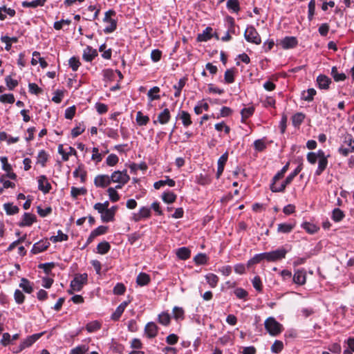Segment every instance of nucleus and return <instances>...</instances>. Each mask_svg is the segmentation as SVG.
<instances>
[{"mask_svg":"<svg viewBox=\"0 0 354 354\" xmlns=\"http://www.w3.org/2000/svg\"><path fill=\"white\" fill-rule=\"evenodd\" d=\"M43 335V333L33 334L27 337L24 340H23L17 351H15L16 353H18L23 351L24 349L31 346L36 341H37Z\"/></svg>","mask_w":354,"mask_h":354,"instance_id":"nucleus-7","label":"nucleus"},{"mask_svg":"<svg viewBox=\"0 0 354 354\" xmlns=\"http://www.w3.org/2000/svg\"><path fill=\"white\" fill-rule=\"evenodd\" d=\"M159 92L160 88L158 86H154L149 89V91L147 93V96L150 101L160 99V96L158 95Z\"/></svg>","mask_w":354,"mask_h":354,"instance_id":"nucleus-37","label":"nucleus"},{"mask_svg":"<svg viewBox=\"0 0 354 354\" xmlns=\"http://www.w3.org/2000/svg\"><path fill=\"white\" fill-rule=\"evenodd\" d=\"M254 147L258 151H263L266 148V145L262 139H259L254 142Z\"/></svg>","mask_w":354,"mask_h":354,"instance_id":"nucleus-62","label":"nucleus"},{"mask_svg":"<svg viewBox=\"0 0 354 354\" xmlns=\"http://www.w3.org/2000/svg\"><path fill=\"white\" fill-rule=\"evenodd\" d=\"M301 227L308 233L310 234L316 233L319 230V227H317L316 225L309 222H304V223H302Z\"/></svg>","mask_w":354,"mask_h":354,"instance_id":"nucleus-28","label":"nucleus"},{"mask_svg":"<svg viewBox=\"0 0 354 354\" xmlns=\"http://www.w3.org/2000/svg\"><path fill=\"white\" fill-rule=\"evenodd\" d=\"M162 199L165 203H172L176 199V195L170 191L165 192L162 195Z\"/></svg>","mask_w":354,"mask_h":354,"instance_id":"nucleus-30","label":"nucleus"},{"mask_svg":"<svg viewBox=\"0 0 354 354\" xmlns=\"http://www.w3.org/2000/svg\"><path fill=\"white\" fill-rule=\"evenodd\" d=\"M100 327H101V324L98 322L94 321V322L88 323L86 324V328L88 332L93 333V332H95V331H97V330H99L100 328Z\"/></svg>","mask_w":354,"mask_h":354,"instance_id":"nucleus-46","label":"nucleus"},{"mask_svg":"<svg viewBox=\"0 0 354 354\" xmlns=\"http://www.w3.org/2000/svg\"><path fill=\"white\" fill-rule=\"evenodd\" d=\"M305 119V115L302 113H297L292 117V125L294 127L299 126Z\"/></svg>","mask_w":354,"mask_h":354,"instance_id":"nucleus-39","label":"nucleus"},{"mask_svg":"<svg viewBox=\"0 0 354 354\" xmlns=\"http://www.w3.org/2000/svg\"><path fill=\"white\" fill-rule=\"evenodd\" d=\"M207 283L212 287L215 288L218 282V277L213 273H209L205 275Z\"/></svg>","mask_w":354,"mask_h":354,"instance_id":"nucleus-34","label":"nucleus"},{"mask_svg":"<svg viewBox=\"0 0 354 354\" xmlns=\"http://www.w3.org/2000/svg\"><path fill=\"white\" fill-rule=\"evenodd\" d=\"M264 325L266 329L272 336H276L281 332L282 326L273 317L266 319Z\"/></svg>","mask_w":354,"mask_h":354,"instance_id":"nucleus-1","label":"nucleus"},{"mask_svg":"<svg viewBox=\"0 0 354 354\" xmlns=\"http://www.w3.org/2000/svg\"><path fill=\"white\" fill-rule=\"evenodd\" d=\"M150 282V277L145 272H140L136 278V283L140 286L147 285Z\"/></svg>","mask_w":354,"mask_h":354,"instance_id":"nucleus-25","label":"nucleus"},{"mask_svg":"<svg viewBox=\"0 0 354 354\" xmlns=\"http://www.w3.org/2000/svg\"><path fill=\"white\" fill-rule=\"evenodd\" d=\"M295 226V223H279L277 227V232L279 233L288 234L292 231Z\"/></svg>","mask_w":354,"mask_h":354,"instance_id":"nucleus-22","label":"nucleus"},{"mask_svg":"<svg viewBox=\"0 0 354 354\" xmlns=\"http://www.w3.org/2000/svg\"><path fill=\"white\" fill-rule=\"evenodd\" d=\"M170 315L168 313L162 312L158 315V322L163 325V326H167L170 323Z\"/></svg>","mask_w":354,"mask_h":354,"instance_id":"nucleus-41","label":"nucleus"},{"mask_svg":"<svg viewBox=\"0 0 354 354\" xmlns=\"http://www.w3.org/2000/svg\"><path fill=\"white\" fill-rule=\"evenodd\" d=\"M158 331V326L153 322L147 323L145 327V333L148 338L155 337Z\"/></svg>","mask_w":354,"mask_h":354,"instance_id":"nucleus-11","label":"nucleus"},{"mask_svg":"<svg viewBox=\"0 0 354 354\" xmlns=\"http://www.w3.org/2000/svg\"><path fill=\"white\" fill-rule=\"evenodd\" d=\"M331 75L335 82L344 81L346 78V75L344 73H339L336 66H333L331 69Z\"/></svg>","mask_w":354,"mask_h":354,"instance_id":"nucleus-31","label":"nucleus"},{"mask_svg":"<svg viewBox=\"0 0 354 354\" xmlns=\"http://www.w3.org/2000/svg\"><path fill=\"white\" fill-rule=\"evenodd\" d=\"M165 178H166L165 180H160L155 182L153 184V187L156 189H159L160 188H161L162 187H163L165 185H168L169 187L175 186L176 182L173 179L169 178V176H165Z\"/></svg>","mask_w":354,"mask_h":354,"instance_id":"nucleus-20","label":"nucleus"},{"mask_svg":"<svg viewBox=\"0 0 354 354\" xmlns=\"http://www.w3.org/2000/svg\"><path fill=\"white\" fill-rule=\"evenodd\" d=\"M111 248L110 244L106 241L98 243L97 246V252L101 254H106Z\"/></svg>","mask_w":354,"mask_h":354,"instance_id":"nucleus-40","label":"nucleus"},{"mask_svg":"<svg viewBox=\"0 0 354 354\" xmlns=\"http://www.w3.org/2000/svg\"><path fill=\"white\" fill-rule=\"evenodd\" d=\"M50 245V243L46 241H40L36 243H35L31 250V252L32 254H38L44 250H46L48 246Z\"/></svg>","mask_w":354,"mask_h":354,"instance_id":"nucleus-16","label":"nucleus"},{"mask_svg":"<svg viewBox=\"0 0 354 354\" xmlns=\"http://www.w3.org/2000/svg\"><path fill=\"white\" fill-rule=\"evenodd\" d=\"M186 83V79L185 78H181L178 81L177 84H175L174 86V88L176 90L174 93V97H178L180 95L181 90L185 86Z\"/></svg>","mask_w":354,"mask_h":354,"instance_id":"nucleus-38","label":"nucleus"},{"mask_svg":"<svg viewBox=\"0 0 354 354\" xmlns=\"http://www.w3.org/2000/svg\"><path fill=\"white\" fill-rule=\"evenodd\" d=\"M4 210L8 215H13L19 212V209L17 206L13 205L12 203H5L3 205Z\"/></svg>","mask_w":354,"mask_h":354,"instance_id":"nucleus-35","label":"nucleus"},{"mask_svg":"<svg viewBox=\"0 0 354 354\" xmlns=\"http://www.w3.org/2000/svg\"><path fill=\"white\" fill-rule=\"evenodd\" d=\"M283 348V342L279 340H275L271 346V351L273 353H278L282 351Z\"/></svg>","mask_w":354,"mask_h":354,"instance_id":"nucleus-55","label":"nucleus"},{"mask_svg":"<svg viewBox=\"0 0 354 354\" xmlns=\"http://www.w3.org/2000/svg\"><path fill=\"white\" fill-rule=\"evenodd\" d=\"M88 350L86 345H80L71 351V354H84Z\"/></svg>","mask_w":354,"mask_h":354,"instance_id":"nucleus-57","label":"nucleus"},{"mask_svg":"<svg viewBox=\"0 0 354 354\" xmlns=\"http://www.w3.org/2000/svg\"><path fill=\"white\" fill-rule=\"evenodd\" d=\"M117 209L116 206H113L110 209H107L104 211L102 215H101V219L103 222L112 221L114 218L115 212Z\"/></svg>","mask_w":354,"mask_h":354,"instance_id":"nucleus-19","label":"nucleus"},{"mask_svg":"<svg viewBox=\"0 0 354 354\" xmlns=\"http://www.w3.org/2000/svg\"><path fill=\"white\" fill-rule=\"evenodd\" d=\"M179 118L182 120L183 126L185 127H189L192 123L190 114L185 111H181L180 112Z\"/></svg>","mask_w":354,"mask_h":354,"instance_id":"nucleus-26","label":"nucleus"},{"mask_svg":"<svg viewBox=\"0 0 354 354\" xmlns=\"http://www.w3.org/2000/svg\"><path fill=\"white\" fill-rule=\"evenodd\" d=\"M253 287L256 289L258 292L262 291V283L261 279L259 276H255L254 279L252 281Z\"/></svg>","mask_w":354,"mask_h":354,"instance_id":"nucleus-61","label":"nucleus"},{"mask_svg":"<svg viewBox=\"0 0 354 354\" xmlns=\"http://www.w3.org/2000/svg\"><path fill=\"white\" fill-rule=\"evenodd\" d=\"M14 297L16 303L18 304H23L25 300V295L20 290L18 289L15 291Z\"/></svg>","mask_w":354,"mask_h":354,"instance_id":"nucleus-54","label":"nucleus"},{"mask_svg":"<svg viewBox=\"0 0 354 354\" xmlns=\"http://www.w3.org/2000/svg\"><path fill=\"white\" fill-rule=\"evenodd\" d=\"M298 41L295 37H286L280 41V44L283 49L293 48L297 46Z\"/></svg>","mask_w":354,"mask_h":354,"instance_id":"nucleus-12","label":"nucleus"},{"mask_svg":"<svg viewBox=\"0 0 354 354\" xmlns=\"http://www.w3.org/2000/svg\"><path fill=\"white\" fill-rule=\"evenodd\" d=\"M316 93L315 89L313 88H308L307 91H304L302 93L301 99L307 102H311L313 100V97Z\"/></svg>","mask_w":354,"mask_h":354,"instance_id":"nucleus-29","label":"nucleus"},{"mask_svg":"<svg viewBox=\"0 0 354 354\" xmlns=\"http://www.w3.org/2000/svg\"><path fill=\"white\" fill-rule=\"evenodd\" d=\"M194 260L197 265H204L207 261V257L205 254L199 253L194 257Z\"/></svg>","mask_w":354,"mask_h":354,"instance_id":"nucleus-50","label":"nucleus"},{"mask_svg":"<svg viewBox=\"0 0 354 354\" xmlns=\"http://www.w3.org/2000/svg\"><path fill=\"white\" fill-rule=\"evenodd\" d=\"M109 198L112 202H117L120 199V196L117 191L113 187H109L107 189Z\"/></svg>","mask_w":354,"mask_h":354,"instance_id":"nucleus-51","label":"nucleus"},{"mask_svg":"<svg viewBox=\"0 0 354 354\" xmlns=\"http://www.w3.org/2000/svg\"><path fill=\"white\" fill-rule=\"evenodd\" d=\"M68 64L73 71H77L81 63L77 57H72L68 61Z\"/></svg>","mask_w":354,"mask_h":354,"instance_id":"nucleus-48","label":"nucleus"},{"mask_svg":"<svg viewBox=\"0 0 354 354\" xmlns=\"http://www.w3.org/2000/svg\"><path fill=\"white\" fill-rule=\"evenodd\" d=\"M171 118L170 112L168 109H165L161 113H160L158 115V120H154L153 123L156 124L157 122H160L161 124H167Z\"/></svg>","mask_w":354,"mask_h":354,"instance_id":"nucleus-18","label":"nucleus"},{"mask_svg":"<svg viewBox=\"0 0 354 354\" xmlns=\"http://www.w3.org/2000/svg\"><path fill=\"white\" fill-rule=\"evenodd\" d=\"M288 250L283 247L279 248L275 250L267 252L268 261L274 262L286 257Z\"/></svg>","mask_w":354,"mask_h":354,"instance_id":"nucleus-6","label":"nucleus"},{"mask_svg":"<svg viewBox=\"0 0 354 354\" xmlns=\"http://www.w3.org/2000/svg\"><path fill=\"white\" fill-rule=\"evenodd\" d=\"M68 239V236L66 234H64L62 230L57 231V236H53L50 237V241L53 243L61 242L63 241H67Z\"/></svg>","mask_w":354,"mask_h":354,"instance_id":"nucleus-43","label":"nucleus"},{"mask_svg":"<svg viewBox=\"0 0 354 354\" xmlns=\"http://www.w3.org/2000/svg\"><path fill=\"white\" fill-rule=\"evenodd\" d=\"M173 314L176 320L184 319V310L182 308L175 306L173 308Z\"/></svg>","mask_w":354,"mask_h":354,"instance_id":"nucleus-49","label":"nucleus"},{"mask_svg":"<svg viewBox=\"0 0 354 354\" xmlns=\"http://www.w3.org/2000/svg\"><path fill=\"white\" fill-rule=\"evenodd\" d=\"M0 101L3 103L12 104L15 102V97L13 94H3L0 96Z\"/></svg>","mask_w":354,"mask_h":354,"instance_id":"nucleus-60","label":"nucleus"},{"mask_svg":"<svg viewBox=\"0 0 354 354\" xmlns=\"http://www.w3.org/2000/svg\"><path fill=\"white\" fill-rule=\"evenodd\" d=\"M344 216H345V215H344L343 211H342L340 209L335 208L333 210L332 219L335 222L341 221L344 218Z\"/></svg>","mask_w":354,"mask_h":354,"instance_id":"nucleus-42","label":"nucleus"},{"mask_svg":"<svg viewBox=\"0 0 354 354\" xmlns=\"http://www.w3.org/2000/svg\"><path fill=\"white\" fill-rule=\"evenodd\" d=\"M263 260L268 261L267 252H263L255 254L252 259L248 261V266H250L253 264H257L262 261Z\"/></svg>","mask_w":354,"mask_h":354,"instance_id":"nucleus-24","label":"nucleus"},{"mask_svg":"<svg viewBox=\"0 0 354 354\" xmlns=\"http://www.w3.org/2000/svg\"><path fill=\"white\" fill-rule=\"evenodd\" d=\"M86 193V189L84 187L77 188L72 187L71 190V196L74 198H77L80 195H84Z\"/></svg>","mask_w":354,"mask_h":354,"instance_id":"nucleus-44","label":"nucleus"},{"mask_svg":"<svg viewBox=\"0 0 354 354\" xmlns=\"http://www.w3.org/2000/svg\"><path fill=\"white\" fill-rule=\"evenodd\" d=\"M292 279L294 283L298 285L305 284L306 281V272L304 270H297L295 271Z\"/></svg>","mask_w":354,"mask_h":354,"instance_id":"nucleus-17","label":"nucleus"},{"mask_svg":"<svg viewBox=\"0 0 354 354\" xmlns=\"http://www.w3.org/2000/svg\"><path fill=\"white\" fill-rule=\"evenodd\" d=\"M213 29L211 27H207L202 33L198 34L197 37V41H207L212 38Z\"/></svg>","mask_w":354,"mask_h":354,"instance_id":"nucleus-21","label":"nucleus"},{"mask_svg":"<svg viewBox=\"0 0 354 354\" xmlns=\"http://www.w3.org/2000/svg\"><path fill=\"white\" fill-rule=\"evenodd\" d=\"M227 8L234 12H239L240 5L238 0H228L226 3Z\"/></svg>","mask_w":354,"mask_h":354,"instance_id":"nucleus-33","label":"nucleus"},{"mask_svg":"<svg viewBox=\"0 0 354 354\" xmlns=\"http://www.w3.org/2000/svg\"><path fill=\"white\" fill-rule=\"evenodd\" d=\"M0 160L2 164V169L8 172H10L12 171V166L8 162V158L6 156H2L0 158Z\"/></svg>","mask_w":354,"mask_h":354,"instance_id":"nucleus-63","label":"nucleus"},{"mask_svg":"<svg viewBox=\"0 0 354 354\" xmlns=\"http://www.w3.org/2000/svg\"><path fill=\"white\" fill-rule=\"evenodd\" d=\"M244 37L245 40L250 43H252L257 45H259L261 43V39L255 29V28L252 26H248L245 32Z\"/></svg>","mask_w":354,"mask_h":354,"instance_id":"nucleus-3","label":"nucleus"},{"mask_svg":"<svg viewBox=\"0 0 354 354\" xmlns=\"http://www.w3.org/2000/svg\"><path fill=\"white\" fill-rule=\"evenodd\" d=\"M234 74L233 70L227 69L225 72V75H224V79H225V82L227 84L233 83L234 82Z\"/></svg>","mask_w":354,"mask_h":354,"instance_id":"nucleus-56","label":"nucleus"},{"mask_svg":"<svg viewBox=\"0 0 354 354\" xmlns=\"http://www.w3.org/2000/svg\"><path fill=\"white\" fill-rule=\"evenodd\" d=\"M51 188V185L48 181L46 176L44 175L40 176L38 178V189L44 194H47Z\"/></svg>","mask_w":354,"mask_h":354,"instance_id":"nucleus-10","label":"nucleus"},{"mask_svg":"<svg viewBox=\"0 0 354 354\" xmlns=\"http://www.w3.org/2000/svg\"><path fill=\"white\" fill-rule=\"evenodd\" d=\"M85 131V127L84 124H80L79 126H77L74 127L71 130V135L73 138H76L80 134H82Z\"/></svg>","mask_w":354,"mask_h":354,"instance_id":"nucleus-59","label":"nucleus"},{"mask_svg":"<svg viewBox=\"0 0 354 354\" xmlns=\"http://www.w3.org/2000/svg\"><path fill=\"white\" fill-rule=\"evenodd\" d=\"M28 88L29 92L32 94L38 95L42 92V89L39 88L35 83H29Z\"/></svg>","mask_w":354,"mask_h":354,"instance_id":"nucleus-64","label":"nucleus"},{"mask_svg":"<svg viewBox=\"0 0 354 354\" xmlns=\"http://www.w3.org/2000/svg\"><path fill=\"white\" fill-rule=\"evenodd\" d=\"M126 288L122 283H118L113 288V292L115 295H122L125 292Z\"/></svg>","mask_w":354,"mask_h":354,"instance_id":"nucleus-58","label":"nucleus"},{"mask_svg":"<svg viewBox=\"0 0 354 354\" xmlns=\"http://www.w3.org/2000/svg\"><path fill=\"white\" fill-rule=\"evenodd\" d=\"M190 250L185 247L180 248L176 252L177 257L182 260H186L189 259L190 257Z\"/></svg>","mask_w":354,"mask_h":354,"instance_id":"nucleus-27","label":"nucleus"},{"mask_svg":"<svg viewBox=\"0 0 354 354\" xmlns=\"http://www.w3.org/2000/svg\"><path fill=\"white\" fill-rule=\"evenodd\" d=\"M136 120L138 125L144 126L149 122V118L147 115H144L141 111H138Z\"/></svg>","mask_w":354,"mask_h":354,"instance_id":"nucleus-36","label":"nucleus"},{"mask_svg":"<svg viewBox=\"0 0 354 354\" xmlns=\"http://www.w3.org/2000/svg\"><path fill=\"white\" fill-rule=\"evenodd\" d=\"M328 165V160L327 158H322L319 160L318 167L316 169L315 174L316 176H320L323 171L326 169Z\"/></svg>","mask_w":354,"mask_h":354,"instance_id":"nucleus-32","label":"nucleus"},{"mask_svg":"<svg viewBox=\"0 0 354 354\" xmlns=\"http://www.w3.org/2000/svg\"><path fill=\"white\" fill-rule=\"evenodd\" d=\"M254 109L252 106L243 108L241 111L242 120H243L250 118L254 113Z\"/></svg>","mask_w":354,"mask_h":354,"instance_id":"nucleus-52","label":"nucleus"},{"mask_svg":"<svg viewBox=\"0 0 354 354\" xmlns=\"http://www.w3.org/2000/svg\"><path fill=\"white\" fill-rule=\"evenodd\" d=\"M88 275L86 273L77 274L71 281V288L72 290H68L70 294L73 293V291H80L83 287V285L86 283Z\"/></svg>","mask_w":354,"mask_h":354,"instance_id":"nucleus-2","label":"nucleus"},{"mask_svg":"<svg viewBox=\"0 0 354 354\" xmlns=\"http://www.w3.org/2000/svg\"><path fill=\"white\" fill-rule=\"evenodd\" d=\"M5 82L8 89L10 91L13 90L18 85V81L12 79L10 75L5 77Z\"/></svg>","mask_w":354,"mask_h":354,"instance_id":"nucleus-47","label":"nucleus"},{"mask_svg":"<svg viewBox=\"0 0 354 354\" xmlns=\"http://www.w3.org/2000/svg\"><path fill=\"white\" fill-rule=\"evenodd\" d=\"M111 183L110 176L106 174H100L94 178V185L97 187L105 188Z\"/></svg>","mask_w":354,"mask_h":354,"instance_id":"nucleus-8","label":"nucleus"},{"mask_svg":"<svg viewBox=\"0 0 354 354\" xmlns=\"http://www.w3.org/2000/svg\"><path fill=\"white\" fill-rule=\"evenodd\" d=\"M228 159V153L227 151L225 152L218 160V167L216 171V178H219L221 174L223 172L224 167Z\"/></svg>","mask_w":354,"mask_h":354,"instance_id":"nucleus-14","label":"nucleus"},{"mask_svg":"<svg viewBox=\"0 0 354 354\" xmlns=\"http://www.w3.org/2000/svg\"><path fill=\"white\" fill-rule=\"evenodd\" d=\"M111 183H122L125 185L130 180L129 176L127 174L126 169L123 171H115L110 176Z\"/></svg>","mask_w":354,"mask_h":354,"instance_id":"nucleus-5","label":"nucleus"},{"mask_svg":"<svg viewBox=\"0 0 354 354\" xmlns=\"http://www.w3.org/2000/svg\"><path fill=\"white\" fill-rule=\"evenodd\" d=\"M98 55L97 50L93 48L90 46H87L83 51L82 58L87 62H91L95 57Z\"/></svg>","mask_w":354,"mask_h":354,"instance_id":"nucleus-9","label":"nucleus"},{"mask_svg":"<svg viewBox=\"0 0 354 354\" xmlns=\"http://www.w3.org/2000/svg\"><path fill=\"white\" fill-rule=\"evenodd\" d=\"M303 168V164L300 163L297 168L290 173L285 179L284 181H283L280 184V187H273L272 189H274V191H284L286 186L292 183L295 177L301 171Z\"/></svg>","mask_w":354,"mask_h":354,"instance_id":"nucleus-4","label":"nucleus"},{"mask_svg":"<svg viewBox=\"0 0 354 354\" xmlns=\"http://www.w3.org/2000/svg\"><path fill=\"white\" fill-rule=\"evenodd\" d=\"M19 287L28 294H30L33 291L32 283L26 278H21Z\"/></svg>","mask_w":354,"mask_h":354,"instance_id":"nucleus-23","label":"nucleus"},{"mask_svg":"<svg viewBox=\"0 0 354 354\" xmlns=\"http://www.w3.org/2000/svg\"><path fill=\"white\" fill-rule=\"evenodd\" d=\"M36 216L30 213L25 212L22 216V220L19 223V227L30 226L36 221Z\"/></svg>","mask_w":354,"mask_h":354,"instance_id":"nucleus-13","label":"nucleus"},{"mask_svg":"<svg viewBox=\"0 0 354 354\" xmlns=\"http://www.w3.org/2000/svg\"><path fill=\"white\" fill-rule=\"evenodd\" d=\"M119 161V158L117 155L111 153L106 158V162L107 165L110 167L115 166Z\"/></svg>","mask_w":354,"mask_h":354,"instance_id":"nucleus-53","label":"nucleus"},{"mask_svg":"<svg viewBox=\"0 0 354 354\" xmlns=\"http://www.w3.org/2000/svg\"><path fill=\"white\" fill-rule=\"evenodd\" d=\"M317 83L320 89L328 90L332 81L328 76L319 75L317 77Z\"/></svg>","mask_w":354,"mask_h":354,"instance_id":"nucleus-15","label":"nucleus"},{"mask_svg":"<svg viewBox=\"0 0 354 354\" xmlns=\"http://www.w3.org/2000/svg\"><path fill=\"white\" fill-rule=\"evenodd\" d=\"M47 160L48 154L44 150H41L37 156V163L40 164L42 167H44Z\"/></svg>","mask_w":354,"mask_h":354,"instance_id":"nucleus-45","label":"nucleus"}]
</instances>
